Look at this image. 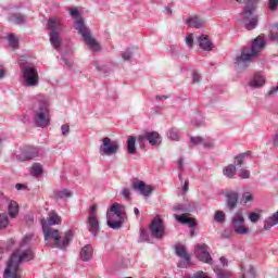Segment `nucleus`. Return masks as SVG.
I'll return each instance as SVG.
<instances>
[{
    "label": "nucleus",
    "instance_id": "obj_1",
    "mask_svg": "<svg viewBox=\"0 0 278 278\" xmlns=\"http://www.w3.org/2000/svg\"><path fill=\"white\" fill-rule=\"evenodd\" d=\"M41 227L47 247L64 250L68 244H71V242H73V238L75 236L73 230L65 231L62 237V235H60V230L49 227L45 220H41Z\"/></svg>",
    "mask_w": 278,
    "mask_h": 278
},
{
    "label": "nucleus",
    "instance_id": "obj_2",
    "mask_svg": "<svg viewBox=\"0 0 278 278\" xmlns=\"http://www.w3.org/2000/svg\"><path fill=\"white\" fill-rule=\"evenodd\" d=\"M266 49V38L262 35L252 40L251 47L241 49V53L235 59L237 66H249L253 60L260 58V53Z\"/></svg>",
    "mask_w": 278,
    "mask_h": 278
},
{
    "label": "nucleus",
    "instance_id": "obj_3",
    "mask_svg": "<svg viewBox=\"0 0 278 278\" xmlns=\"http://www.w3.org/2000/svg\"><path fill=\"white\" fill-rule=\"evenodd\" d=\"M33 238H35L34 235H27L24 237L20 243V248L13 252L7 266H11V268L21 273V264H23V262H31V260H34V251L30 248H26L29 247Z\"/></svg>",
    "mask_w": 278,
    "mask_h": 278
},
{
    "label": "nucleus",
    "instance_id": "obj_4",
    "mask_svg": "<svg viewBox=\"0 0 278 278\" xmlns=\"http://www.w3.org/2000/svg\"><path fill=\"white\" fill-rule=\"evenodd\" d=\"M34 123L36 127H49L51 125V113L47 98L42 94L36 96L33 100Z\"/></svg>",
    "mask_w": 278,
    "mask_h": 278
},
{
    "label": "nucleus",
    "instance_id": "obj_5",
    "mask_svg": "<svg viewBox=\"0 0 278 278\" xmlns=\"http://www.w3.org/2000/svg\"><path fill=\"white\" fill-rule=\"evenodd\" d=\"M260 0H248L241 13V22L248 31H253L260 23V16L255 14Z\"/></svg>",
    "mask_w": 278,
    "mask_h": 278
},
{
    "label": "nucleus",
    "instance_id": "obj_6",
    "mask_svg": "<svg viewBox=\"0 0 278 278\" xmlns=\"http://www.w3.org/2000/svg\"><path fill=\"white\" fill-rule=\"evenodd\" d=\"M106 225L110 229H121L125 225V205L113 203L106 212Z\"/></svg>",
    "mask_w": 278,
    "mask_h": 278
},
{
    "label": "nucleus",
    "instance_id": "obj_7",
    "mask_svg": "<svg viewBox=\"0 0 278 278\" xmlns=\"http://www.w3.org/2000/svg\"><path fill=\"white\" fill-rule=\"evenodd\" d=\"M18 66L21 67L22 77L24 79V86L27 88H36L40 83V76H38V70L30 63H26L23 61L18 62Z\"/></svg>",
    "mask_w": 278,
    "mask_h": 278
},
{
    "label": "nucleus",
    "instance_id": "obj_8",
    "mask_svg": "<svg viewBox=\"0 0 278 278\" xmlns=\"http://www.w3.org/2000/svg\"><path fill=\"white\" fill-rule=\"evenodd\" d=\"M75 29H77L79 36H81L84 42L89 47L91 51H101V46L93 38L90 28L84 23V18L79 17L75 23Z\"/></svg>",
    "mask_w": 278,
    "mask_h": 278
},
{
    "label": "nucleus",
    "instance_id": "obj_9",
    "mask_svg": "<svg viewBox=\"0 0 278 278\" xmlns=\"http://www.w3.org/2000/svg\"><path fill=\"white\" fill-rule=\"evenodd\" d=\"M48 29H50V43L58 51L62 47V41L60 40L62 21L58 17H50L48 20Z\"/></svg>",
    "mask_w": 278,
    "mask_h": 278
},
{
    "label": "nucleus",
    "instance_id": "obj_10",
    "mask_svg": "<svg viewBox=\"0 0 278 278\" xmlns=\"http://www.w3.org/2000/svg\"><path fill=\"white\" fill-rule=\"evenodd\" d=\"M244 214L236 212L230 219V227L237 236H249V227L244 225Z\"/></svg>",
    "mask_w": 278,
    "mask_h": 278
},
{
    "label": "nucleus",
    "instance_id": "obj_11",
    "mask_svg": "<svg viewBox=\"0 0 278 278\" xmlns=\"http://www.w3.org/2000/svg\"><path fill=\"white\" fill-rule=\"evenodd\" d=\"M118 142L113 141L110 137H104L99 148L100 155H116L118 153Z\"/></svg>",
    "mask_w": 278,
    "mask_h": 278
},
{
    "label": "nucleus",
    "instance_id": "obj_12",
    "mask_svg": "<svg viewBox=\"0 0 278 278\" xmlns=\"http://www.w3.org/2000/svg\"><path fill=\"white\" fill-rule=\"evenodd\" d=\"M149 141V144L152 147H160L162 144V137L157 131H148L143 135H139L137 138V142H139V147H144V142Z\"/></svg>",
    "mask_w": 278,
    "mask_h": 278
},
{
    "label": "nucleus",
    "instance_id": "obj_13",
    "mask_svg": "<svg viewBox=\"0 0 278 278\" xmlns=\"http://www.w3.org/2000/svg\"><path fill=\"white\" fill-rule=\"evenodd\" d=\"M150 232L152 238H164L166 236V231L164 228V220L160 218V216H156L152 219L150 225Z\"/></svg>",
    "mask_w": 278,
    "mask_h": 278
},
{
    "label": "nucleus",
    "instance_id": "obj_14",
    "mask_svg": "<svg viewBox=\"0 0 278 278\" xmlns=\"http://www.w3.org/2000/svg\"><path fill=\"white\" fill-rule=\"evenodd\" d=\"M195 257L204 264H212V255H210V247L205 243H198L195 245Z\"/></svg>",
    "mask_w": 278,
    "mask_h": 278
},
{
    "label": "nucleus",
    "instance_id": "obj_15",
    "mask_svg": "<svg viewBox=\"0 0 278 278\" xmlns=\"http://www.w3.org/2000/svg\"><path fill=\"white\" fill-rule=\"evenodd\" d=\"M38 148L24 147L21 149V153L16 154V160H18V162H27V160H34V157H38Z\"/></svg>",
    "mask_w": 278,
    "mask_h": 278
},
{
    "label": "nucleus",
    "instance_id": "obj_16",
    "mask_svg": "<svg viewBox=\"0 0 278 278\" xmlns=\"http://www.w3.org/2000/svg\"><path fill=\"white\" fill-rule=\"evenodd\" d=\"M175 253L178 257H181V260H185V263L184 262L178 263L179 268H186V266L190 264V255L186 251V245L181 243L176 244Z\"/></svg>",
    "mask_w": 278,
    "mask_h": 278
},
{
    "label": "nucleus",
    "instance_id": "obj_17",
    "mask_svg": "<svg viewBox=\"0 0 278 278\" xmlns=\"http://www.w3.org/2000/svg\"><path fill=\"white\" fill-rule=\"evenodd\" d=\"M132 189L141 193L142 197H151V194H153V187L151 185H146L142 180L132 182Z\"/></svg>",
    "mask_w": 278,
    "mask_h": 278
},
{
    "label": "nucleus",
    "instance_id": "obj_18",
    "mask_svg": "<svg viewBox=\"0 0 278 278\" xmlns=\"http://www.w3.org/2000/svg\"><path fill=\"white\" fill-rule=\"evenodd\" d=\"M226 205L228 210L231 212L238 207V192L236 191H226Z\"/></svg>",
    "mask_w": 278,
    "mask_h": 278
},
{
    "label": "nucleus",
    "instance_id": "obj_19",
    "mask_svg": "<svg viewBox=\"0 0 278 278\" xmlns=\"http://www.w3.org/2000/svg\"><path fill=\"white\" fill-rule=\"evenodd\" d=\"M198 42L200 49H202L203 51H212V40H210V37H207V35H200L198 37Z\"/></svg>",
    "mask_w": 278,
    "mask_h": 278
},
{
    "label": "nucleus",
    "instance_id": "obj_20",
    "mask_svg": "<svg viewBox=\"0 0 278 278\" xmlns=\"http://www.w3.org/2000/svg\"><path fill=\"white\" fill-rule=\"evenodd\" d=\"M73 197V192L68 189H56L53 191V199L55 201H64V199H71Z\"/></svg>",
    "mask_w": 278,
    "mask_h": 278
},
{
    "label": "nucleus",
    "instance_id": "obj_21",
    "mask_svg": "<svg viewBox=\"0 0 278 278\" xmlns=\"http://www.w3.org/2000/svg\"><path fill=\"white\" fill-rule=\"evenodd\" d=\"M87 223H88V230L90 233L93 236H97L99 233V218L97 217H87Z\"/></svg>",
    "mask_w": 278,
    "mask_h": 278
},
{
    "label": "nucleus",
    "instance_id": "obj_22",
    "mask_svg": "<svg viewBox=\"0 0 278 278\" xmlns=\"http://www.w3.org/2000/svg\"><path fill=\"white\" fill-rule=\"evenodd\" d=\"M92 245L87 244L80 250V260L81 262H90L92 260Z\"/></svg>",
    "mask_w": 278,
    "mask_h": 278
},
{
    "label": "nucleus",
    "instance_id": "obj_23",
    "mask_svg": "<svg viewBox=\"0 0 278 278\" xmlns=\"http://www.w3.org/2000/svg\"><path fill=\"white\" fill-rule=\"evenodd\" d=\"M275 225H278V211L265 219L264 222L265 231H269V229H273Z\"/></svg>",
    "mask_w": 278,
    "mask_h": 278
},
{
    "label": "nucleus",
    "instance_id": "obj_24",
    "mask_svg": "<svg viewBox=\"0 0 278 278\" xmlns=\"http://www.w3.org/2000/svg\"><path fill=\"white\" fill-rule=\"evenodd\" d=\"M41 220H43L46 225L49 227V225L50 226L60 225L62 223V217H60L55 211H51L49 213L48 222L45 219H41Z\"/></svg>",
    "mask_w": 278,
    "mask_h": 278
},
{
    "label": "nucleus",
    "instance_id": "obj_25",
    "mask_svg": "<svg viewBox=\"0 0 278 278\" xmlns=\"http://www.w3.org/2000/svg\"><path fill=\"white\" fill-rule=\"evenodd\" d=\"M266 84L264 77L260 74L254 75V77L250 80L249 86L250 88H262Z\"/></svg>",
    "mask_w": 278,
    "mask_h": 278
},
{
    "label": "nucleus",
    "instance_id": "obj_26",
    "mask_svg": "<svg viewBox=\"0 0 278 278\" xmlns=\"http://www.w3.org/2000/svg\"><path fill=\"white\" fill-rule=\"evenodd\" d=\"M4 278H21V271L12 268V265H7L3 274Z\"/></svg>",
    "mask_w": 278,
    "mask_h": 278
},
{
    "label": "nucleus",
    "instance_id": "obj_27",
    "mask_svg": "<svg viewBox=\"0 0 278 278\" xmlns=\"http://www.w3.org/2000/svg\"><path fill=\"white\" fill-rule=\"evenodd\" d=\"M126 149L130 155L136 154V137L129 136L126 141Z\"/></svg>",
    "mask_w": 278,
    "mask_h": 278
},
{
    "label": "nucleus",
    "instance_id": "obj_28",
    "mask_svg": "<svg viewBox=\"0 0 278 278\" xmlns=\"http://www.w3.org/2000/svg\"><path fill=\"white\" fill-rule=\"evenodd\" d=\"M187 25L188 27H195V29H199L203 26V20L194 16V17H189L187 20Z\"/></svg>",
    "mask_w": 278,
    "mask_h": 278
},
{
    "label": "nucleus",
    "instance_id": "obj_29",
    "mask_svg": "<svg viewBox=\"0 0 278 278\" xmlns=\"http://www.w3.org/2000/svg\"><path fill=\"white\" fill-rule=\"evenodd\" d=\"M9 216H11V218H16V216H18V203H16L15 201H11L9 203Z\"/></svg>",
    "mask_w": 278,
    "mask_h": 278
},
{
    "label": "nucleus",
    "instance_id": "obj_30",
    "mask_svg": "<svg viewBox=\"0 0 278 278\" xmlns=\"http://www.w3.org/2000/svg\"><path fill=\"white\" fill-rule=\"evenodd\" d=\"M223 173L228 179H233V175H236V165H227L226 167H224Z\"/></svg>",
    "mask_w": 278,
    "mask_h": 278
},
{
    "label": "nucleus",
    "instance_id": "obj_31",
    "mask_svg": "<svg viewBox=\"0 0 278 278\" xmlns=\"http://www.w3.org/2000/svg\"><path fill=\"white\" fill-rule=\"evenodd\" d=\"M30 175L33 177H40L42 175V165L40 163H34L30 168Z\"/></svg>",
    "mask_w": 278,
    "mask_h": 278
},
{
    "label": "nucleus",
    "instance_id": "obj_32",
    "mask_svg": "<svg viewBox=\"0 0 278 278\" xmlns=\"http://www.w3.org/2000/svg\"><path fill=\"white\" fill-rule=\"evenodd\" d=\"M26 20H27V17H25V15L18 14V13L13 14L10 17V21L12 23H15V25H23V23H25Z\"/></svg>",
    "mask_w": 278,
    "mask_h": 278
},
{
    "label": "nucleus",
    "instance_id": "obj_33",
    "mask_svg": "<svg viewBox=\"0 0 278 278\" xmlns=\"http://www.w3.org/2000/svg\"><path fill=\"white\" fill-rule=\"evenodd\" d=\"M251 155V151H247L245 153H241L235 157L236 166H242L244 164V160Z\"/></svg>",
    "mask_w": 278,
    "mask_h": 278
},
{
    "label": "nucleus",
    "instance_id": "obj_34",
    "mask_svg": "<svg viewBox=\"0 0 278 278\" xmlns=\"http://www.w3.org/2000/svg\"><path fill=\"white\" fill-rule=\"evenodd\" d=\"M269 40H273L274 42H278V25L274 24L269 31Z\"/></svg>",
    "mask_w": 278,
    "mask_h": 278
},
{
    "label": "nucleus",
    "instance_id": "obj_35",
    "mask_svg": "<svg viewBox=\"0 0 278 278\" xmlns=\"http://www.w3.org/2000/svg\"><path fill=\"white\" fill-rule=\"evenodd\" d=\"M166 136H167V138H169V140L177 141V140H179V130L177 128H170L167 131Z\"/></svg>",
    "mask_w": 278,
    "mask_h": 278
},
{
    "label": "nucleus",
    "instance_id": "obj_36",
    "mask_svg": "<svg viewBox=\"0 0 278 278\" xmlns=\"http://www.w3.org/2000/svg\"><path fill=\"white\" fill-rule=\"evenodd\" d=\"M10 225V219L8 218V214L3 213L0 216V229H5Z\"/></svg>",
    "mask_w": 278,
    "mask_h": 278
},
{
    "label": "nucleus",
    "instance_id": "obj_37",
    "mask_svg": "<svg viewBox=\"0 0 278 278\" xmlns=\"http://www.w3.org/2000/svg\"><path fill=\"white\" fill-rule=\"evenodd\" d=\"M122 199H125L126 201H131V189L129 188H124L119 192Z\"/></svg>",
    "mask_w": 278,
    "mask_h": 278
},
{
    "label": "nucleus",
    "instance_id": "obj_38",
    "mask_svg": "<svg viewBox=\"0 0 278 278\" xmlns=\"http://www.w3.org/2000/svg\"><path fill=\"white\" fill-rule=\"evenodd\" d=\"M8 40L10 47H12L13 49H16V47H18V39L16 38V36H14V34H10Z\"/></svg>",
    "mask_w": 278,
    "mask_h": 278
},
{
    "label": "nucleus",
    "instance_id": "obj_39",
    "mask_svg": "<svg viewBox=\"0 0 278 278\" xmlns=\"http://www.w3.org/2000/svg\"><path fill=\"white\" fill-rule=\"evenodd\" d=\"M215 223H223L225 220V212L216 211L214 215Z\"/></svg>",
    "mask_w": 278,
    "mask_h": 278
},
{
    "label": "nucleus",
    "instance_id": "obj_40",
    "mask_svg": "<svg viewBox=\"0 0 278 278\" xmlns=\"http://www.w3.org/2000/svg\"><path fill=\"white\" fill-rule=\"evenodd\" d=\"M134 53L131 52V50L127 49L126 51H124L122 53V58L124 62H130L131 58H132Z\"/></svg>",
    "mask_w": 278,
    "mask_h": 278
},
{
    "label": "nucleus",
    "instance_id": "obj_41",
    "mask_svg": "<svg viewBox=\"0 0 278 278\" xmlns=\"http://www.w3.org/2000/svg\"><path fill=\"white\" fill-rule=\"evenodd\" d=\"M269 144H271V147H275L276 149H278V130H276L271 135V139L269 140Z\"/></svg>",
    "mask_w": 278,
    "mask_h": 278
},
{
    "label": "nucleus",
    "instance_id": "obj_42",
    "mask_svg": "<svg viewBox=\"0 0 278 278\" xmlns=\"http://www.w3.org/2000/svg\"><path fill=\"white\" fill-rule=\"evenodd\" d=\"M202 144L204 149H214V139H203Z\"/></svg>",
    "mask_w": 278,
    "mask_h": 278
},
{
    "label": "nucleus",
    "instance_id": "obj_43",
    "mask_svg": "<svg viewBox=\"0 0 278 278\" xmlns=\"http://www.w3.org/2000/svg\"><path fill=\"white\" fill-rule=\"evenodd\" d=\"M241 278H255V267L250 266L249 270Z\"/></svg>",
    "mask_w": 278,
    "mask_h": 278
},
{
    "label": "nucleus",
    "instance_id": "obj_44",
    "mask_svg": "<svg viewBox=\"0 0 278 278\" xmlns=\"http://www.w3.org/2000/svg\"><path fill=\"white\" fill-rule=\"evenodd\" d=\"M277 8H278V0H269L268 2V9L271 12H277Z\"/></svg>",
    "mask_w": 278,
    "mask_h": 278
},
{
    "label": "nucleus",
    "instance_id": "obj_45",
    "mask_svg": "<svg viewBox=\"0 0 278 278\" xmlns=\"http://www.w3.org/2000/svg\"><path fill=\"white\" fill-rule=\"evenodd\" d=\"M176 220L182 225H186L188 223V216H186V214L176 215Z\"/></svg>",
    "mask_w": 278,
    "mask_h": 278
},
{
    "label": "nucleus",
    "instance_id": "obj_46",
    "mask_svg": "<svg viewBox=\"0 0 278 278\" xmlns=\"http://www.w3.org/2000/svg\"><path fill=\"white\" fill-rule=\"evenodd\" d=\"M62 136H68L71 134V126L68 124H64L61 126Z\"/></svg>",
    "mask_w": 278,
    "mask_h": 278
},
{
    "label": "nucleus",
    "instance_id": "obj_47",
    "mask_svg": "<svg viewBox=\"0 0 278 278\" xmlns=\"http://www.w3.org/2000/svg\"><path fill=\"white\" fill-rule=\"evenodd\" d=\"M239 177L241 179H249V177H251V172H249L248 169H242L240 173H239Z\"/></svg>",
    "mask_w": 278,
    "mask_h": 278
},
{
    "label": "nucleus",
    "instance_id": "obj_48",
    "mask_svg": "<svg viewBox=\"0 0 278 278\" xmlns=\"http://www.w3.org/2000/svg\"><path fill=\"white\" fill-rule=\"evenodd\" d=\"M193 278H211L205 271H197L193 274Z\"/></svg>",
    "mask_w": 278,
    "mask_h": 278
},
{
    "label": "nucleus",
    "instance_id": "obj_49",
    "mask_svg": "<svg viewBox=\"0 0 278 278\" xmlns=\"http://www.w3.org/2000/svg\"><path fill=\"white\" fill-rule=\"evenodd\" d=\"M88 217H97V204L90 206Z\"/></svg>",
    "mask_w": 278,
    "mask_h": 278
},
{
    "label": "nucleus",
    "instance_id": "obj_50",
    "mask_svg": "<svg viewBox=\"0 0 278 278\" xmlns=\"http://www.w3.org/2000/svg\"><path fill=\"white\" fill-rule=\"evenodd\" d=\"M186 45L188 47H192V45H194V37L192 36V34H190L186 37Z\"/></svg>",
    "mask_w": 278,
    "mask_h": 278
},
{
    "label": "nucleus",
    "instance_id": "obj_51",
    "mask_svg": "<svg viewBox=\"0 0 278 278\" xmlns=\"http://www.w3.org/2000/svg\"><path fill=\"white\" fill-rule=\"evenodd\" d=\"M190 140L193 144H203L204 139L202 137H191Z\"/></svg>",
    "mask_w": 278,
    "mask_h": 278
},
{
    "label": "nucleus",
    "instance_id": "obj_52",
    "mask_svg": "<svg viewBox=\"0 0 278 278\" xmlns=\"http://www.w3.org/2000/svg\"><path fill=\"white\" fill-rule=\"evenodd\" d=\"M249 218H250L251 223H257V220H260V214H257V213H251V214L249 215Z\"/></svg>",
    "mask_w": 278,
    "mask_h": 278
},
{
    "label": "nucleus",
    "instance_id": "obj_53",
    "mask_svg": "<svg viewBox=\"0 0 278 278\" xmlns=\"http://www.w3.org/2000/svg\"><path fill=\"white\" fill-rule=\"evenodd\" d=\"M243 201H244V203H249V202L253 201V195L249 192L243 193Z\"/></svg>",
    "mask_w": 278,
    "mask_h": 278
},
{
    "label": "nucleus",
    "instance_id": "obj_54",
    "mask_svg": "<svg viewBox=\"0 0 278 278\" xmlns=\"http://www.w3.org/2000/svg\"><path fill=\"white\" fill-rule=\"evenodd\" d=\"M141 240H149V232L146 229L140 230Z\"/></svg>",
    "mask_w": 278,
    "mask_h": 278
},
{
    "label": "nucleus",
    "instance_id": "obj_55",
    "mask_svg": "<svg viewBox=\"0 0 278 278\" xmlns=\"http://www.w3.org/2000/svg\"><path fill=\"white\" fill-rule=\"evenodd\" d=\"M192 80L194 84H199V81H201V74L193 72Z\"/></svg>",
    "mask_w": 278,
    "mask_h": 278
},
{
    "label": "nucleus",
    "instance_id": "obj_56",
    "mask_svg": "<svg viewBox=\"0 0 278 278\" xmlns=\"http://www.w3.org/2000/svg\"><path fill=\"white\" fill-rule=\"evenodd\" d=\"M186 225H188L191 229H193V227H197V222L192 218H188Z\"/></svg>",
    "mask_w": 278,
    "mask_h": 278
},
{
    "label": "nucleus",
    "instance_id": "obj_57",
    "mask_svg": "<svg viewBox=\"0 0 278 278\" xmlns=\"http://www.w3.org/2000/svg\"><path fill=\"white\" fill-rule=\"evenodd\" d=\"M70 13L73 18H77V16H79V11L77 9H70Z\"/></svg>",
    "mask_w": 278,
    "mask_h": 278
},
{
    "label": "nucleus",
    "instance_id": "obj_58",
    "mask_svg": "<svg viewBox=\"0 0 278 278\" xmlns=\"http://www.w3.org/2000/svg\"><path fill=\"white\" fill-rule=\"evenodd\" d=\"M219 262H220L222 266H224V267L229 266V261L226 257H224V256H222L219 258Z\"/></svg>",
    "mask_w": 278,
    "mask_h": 278
},
{
    "label": "nucleus",
    "instance_id": "obj_59",
    "mask_svg": "<svg viewBox=\"0 0 278 278\" xmlns=\"http://www.w3.org/2000/svg\"><path fill=\"white\" fill-rule=\"evenodd\" d=\"M62 60H63L65 66H67V68H71V66H73V62L71 60H68L64 56L62 58Z\"/></svg>",
    "mask_w": 278,
    "mask_h": 278
},
{
    "label": "nucleus",
    "instance_id": "obj_60",
    "mask_svg": "<svg viewBox=\"0 0 278 278\" xmlns=\"http://www.w3.org/2000/svg\"><path fill=\"white\" fill-rule=\"evenodd\" d=\"M174 212H185V208L181 204H177L173 207Z\"/></svg>",
    "mask_w": 278,
    "mask_h": 278
},
{
    "label": "nucleus",
    "instance_id": "obj_61",
    "mask_svg": "<svg viewBox=\"0 0 278 278\" xmlns=\"http://www.w3.org/2000/svg\"><path fill=\"white\" fill-rule=\"evenodd\" d=\"M188 188H189V181L186 180L185 184L182 185V192H184V194H186V192H188Z\"/></svg>",
    "mask_w": 278,
    "mask_h": 278
},
{
    "label": "nucleus",
    "instance_id": "obj_62",
    "mask_svg": "<svg viewBox=\"0 0 278 278\" xmlns=\"http://www.w3.org/2000/svg\"><path fill=\"white\" fill-rule=\"evenodd\" d=\"M169 51H170V53L175 54V53H177V51H179V47L172 46Z\"/></svg>",
    "mask_w": 278,
    "mask_h": 278
},
{
    "label": "nucleus",
    "instance_id": "obj_63",
    "mask_svg": "<svg viewBox=\"0 0 278 278\" xmlns=\"http://www.w3.org/2000/svg\"><path fill=\"white\" fill-rule=\"evenodd\" d=\"M178 168H179V170H181V168H184V159L182 157H180L178 160Z\"/></svg>",
    "mask_w": 278,
    "mask_h": 278
},
{
    "label": "nucleus",
    "instance_id": "obj_64",
    "mask_svg": "<svg viewBox=\"0 0 278 278\" xmlns=\"http://www.w3.org/2000/svg\"><path fill=\"white\" fill-rule=\"evenodd\" d=\"M192 124L195 125L197 127H201V125H203V122H202V119L192 121Z\"/></svg>",
    "mask_w": 278,
    "mask_h": 278
}]
</instances>
